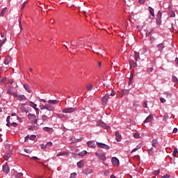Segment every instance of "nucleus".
Here are the masks:
<instances>
[{"label":"nucleus","mask_w":178,"mask_h":178,"mask_svg":"<svg viewBox=\"0 0 178 178\" xmlns=\"http://www.w3.org/2000/svg\"><path fill=\"white\" fill-rule=\"evenodd\" d=\"M88 152L86 150H83L82 152L78 154L79 156H86Z\"/></svg>","instance_id":"5701e85b"},{"label":"nucleus","mask_w":178,"mask_h":178,"mask_svg":"<svg viewBox=\"0 0 178 178\" xmlns=\"http://www.w3.org/2000/svg\"><path fill=\"white\" fill-rule=\"evenodd\" d=\"M42 122H47L48 120V116L45 115H42Z\"/></svg>","instance_id":"4c0bfd02"},{"label":"nucleus","mask_w":178,"mask_h":178,"mask_svg":"<svg viewBox=\"0 0 178 178\" xmlns=\"http://www.w3.org/2000/svg\"><path fill=\"white\" fill-rule=\"evenodd\" d=\"M28 119L31 121L32 124H37V122H38V119H37V115H35V114H28Z\"/></svg>","instance_id":"f257e3e1"},{"label":"nucleus","mask_w":178,"mask_h":178,"mask_svg":"<svg viewBox=\"0 0 178 178\" xmlns=\"http://www.w3.org/2000/svg\"><path fill=\"white\" fill-rule=\"evenodd\" d=\"M6 122H7V123L10 122V115H8V116L7 117V118H6Z\"/></svg>","instance_id":"4d7b16f0"},{"label":"nucleus","mask_w":178,"mask_h":178,"mask_svg":"<svg viewBox=\"0 0 178 178\" xmlns=\"http://www.w3.org/2000/svg\"><path fill=\"white\" fill-rule=\"evenodd\" d=\"M177 152H178L177 148H175V149H174V151H173V153H174V154H177Z\"/></svg>","instance_id":"0e129e2a"},{"label":"nucleus","mask_w":178,"mask_h":178,"mask_svg":"<svg viewBox=\"0 0 178 178\" xmlns=\"http://www.w3.org/2000/svg\"><path fill=\"white\" fill-rule=\"evenodd\" d=\"M152 145L154 147H156V145H158V139H153L152 140Z\"/></svg>","instance_id":"393cba45"},{"label":"nucleus","mask_w":178,"mask_h":178,"mask_svg":"<svg viewBox=\"0 0 178 178\" xmlns=\"http://www.w3.org/2000/svg\"><path fill=\"white\" fill-rule=\"evenodd\" d=\"M24 88L26 90L27 92H31V89H30V86L28 84H24Z\"/></svg>","instance_id":"b1692460"},{"label":"nucleus","mask_w":178,"mask_h":178,"mask_svg":"<svg viewBox=\"0 0 178 178\" xmlns=\"http://www.w3.org/2000/svg\"><path fill=\"white\" fill-rule=\"evenodd\" d=\"M86 89L88 90V91H91V90H92V84L91 83H89L86 86Z\"/></svg>","instance_id":"72a5a7b5"},{"label":"nucleus","mask_w":178,"mask_h":178,"mask_svg":"<svg viewBox=\"0 0 178 178\" xmlns=\"http://www.w3.org/2000/svg\"><path fill=\"white\" fill-rule=\"evenodd\" d=\"M159 173H161V170H156L154 171L153 175H155V176H157V175H159Z\"/></svg>","instance_id":"c03bdc74"},{"label":"nucleus","mask_w":178,"mask_h":178,"mask_svg":"<svg viewBox=\"0 0 178 178\" xmlns=\"http://www.w3.org/2000/svg\"><path fill=\"white\" fill-rule=\"evenodd\" d=\"M149 9L150 15H152V16H153V17H155V13L154 12V9L152 8V7L149 6Z\"/></svg>","instance_id":"c85d7f7f"},{"label":"nucleus","mask_w":178,"mask_h":178,"mask_svg":"<svg viewBox=\"0 0 178 178\" xmlns=\"http://www.w3.org/2000/svg\"><path fill=\"white\" fill-rule=\"evenodd\" d=\"M140 148H141V145H138L137 147H136L131 150V154H133V152H136V151H138Z\"/></svg>","instance_id":"cd10ccee"},{"label":"nucleus","mask_w":178,"mask_h":178,"mask_svg":"<svg viewBox=\"0 0 178 178\" xmlns=\"http://www.w3.org/2000/svg\"><path fill=\"white\" fill-rule=\"evenodd\" d=\"M6 81V76L3 77L1 79H0V84H2V83H5Z\"/></svg>","instance_id":"79ce46f5"},{"label":"nucleus","mask_w":178,"mask_h":178,"mask_svg":"<svg viewBox=\"0 0 178 178\" xmlns=\"http://www.w3.org/2000/svg\"><path fill=\"white\" fill-rule=\"evenodd\" d=\"M35 137L36 136L35 135H31V136H29V138L30 140H35Z\"/></svg>","instance_id":"5fc2aeb1"},{"label":"nucleus","mask_w":178,"mask_h":178,"mask_svg":"<svg viewBox=\"0 0 178 178\" xmlns=\"http://www.w3.org/2000/svg\"><path fill=\"white\" fill-rule=\"evenodd\" d=\"M172 81H174V83H178V79L177 77L173 76L172 78Z\"/></svg>","instance_id":"37998d69"},{"label":"nucleus","mask_w":178,"mask_h":178,"mask_svg":"<svg viewBox=\"0 0 178 178\" xmlns=\"http://www.w3.org/2000/svg\"><path fill=\"white\" fill-rule=\"evenodd\" d=\"M47 111H49V112H52V111H54V108L52 106V105H50V104H45V107H44Z\"/></svg>","instance_id":"f8f14e48"},{"label":"nucleus","mask_w":178,"mask_h":178,"mask_svg":"<svg viewBox=\"0 0 178 178\" xmlns=\"http://www.w3.org/2000/svg\"><path fill=\"white\" fill-rule=\"evenodd\" d=\"M129 80H130L131 81H133V74H131V76H130V77H129Z\"/></svg>","instance_id":"69168bd1"},{"label":"nucleus","mask_w":178,"mask_h":178,"mask_svg":"<svg viewBox=\"0 0 178 178\" xmlns=\"http://www.w3.org/2000/svg\"><path fill=\"white\" fill-rule=\"evenodd\" d=\"M152 31H154V29H152V28H147L146 29V36L148 37L149 35H151V34H152Z\"/></svg>","instance_id":"dca6fc26"},{"label":"nucleus","mask_w":178,"mask_h":178,"mask_svg":"<svg viewBox=\"0 0 178 178\" xmlns=\"http://www.w3.org/2000/svg\"><path fill=\"white\" fill-rule=\"evenodd\" d=\"M62 112L63 113H73L74 112H76V108H65L63 109Z\"/></svg>","instance_id":"20e7f679"},{"label":"nucleus","mask_w":178,"mask_h":178,"mask_svg":"<svg viewBox=\"0 0 178 178\" xmlns=\"http://www.w3.org/2000/svg\"><path fill=\"white\" fill-rule=\"evenodd\" d=\"M147 71H148L149 73H152V72H154V67L148 68V69H147Z\"/></svg>","instance_id":"6e6d98bb"},{"label":"nucleus","mask_w":178,"mask_h":178,"mask_svg":"<svg viewBox=\"0 0 178 178\" xmlns=\"http://www.w3.org/2000/svg\"><path fill=\"white\" fill-rule=\"evenodd\" d=\"M6 10H8V8L5 7L4 8L2 9V10L1 11V14L0 16H5V12H6Z\"/></svg>","instance_id":"7c9ffc66"},{"label":"nucleus","mask_w":178,"mask_h":178,"mask_svg":"<svg viewBox=\"0 0 178 178\" xmlns=\"http://www.w3.org/2000/svg\"><path fill=\"white\" fill-rule=\"evenodd\" d=\"M40 147L42 148V149L45 150V149H47V145L41 144Z\"/></svg>","instance_id":"09e8293b"},{"label":"nucleus","mask_w":178,"mask_h":178,"mask_svg":"<svg viewBox=\"0 0 178 178\" xmlns=\"http://www.w3.org/2000/svg\"><path fill=\"white\" fill-rule=\"evenodd\" d=\"M13 175H15V178H20V177H23V173L17 172V170H14Z\"/></svg>","instance_id":"4468645a"},{"label":"nucleus","mask_w":178,"mask_h":178,"mask_svg":"<svg viewBox=\"0 0 178 178\" xmlns=\"http://www.w3.org/2000/svg\"><path fill=\"white\" fill-rule=\"evenodd\" d=\"M111 95V97H115V95H116V92L115 90H112Z\"/></svg>","instance_id":"864d4df0"},{"label":"nucleus","mask_w":178,"mask_h":178,"mask_svg":"<svg viewBox=\"0 0 178 178\" xmlns=\"http://www.w3.org/2000/svg\"><path fill=\"white\" fill-rule=\"evenodd\" d=\"M66 154L65 152H59L57 154V156H63V155H65Z\"/></svg>","instance_id":"603ef678"},{"label":"nucleus","mask_w":178,"mask_h":178,"mask_svg":"<svg viewBox=\"0 0 178 178\" xmlns=\"http://www.w3.org/2000/svg\"><path fill=\"white\" fill-rule=\"evenodd\" d=\"M157 48H158V51H159L160 52H162V51H163V48H165V45L163 44V43H161L157 45Z\"/></svg>","instance_id":"a211bd4d"},{"label":"nucleus","mask_w":178,"mask_h":178,"mask_svg":"<svg viewBox=\"0 0 178 178\" xmlns=\"http://www.w3.org/2000/svg\"><path fill=\"white\" fill-rule=\"evenodd\" d=\"M9 62H10V58L9 57H7L4 60V64L9 65Z\"/></svg>","instance_id":"58836bf2"},{"label":"nucleus","mask_w":178,"mask_h":178,"mask_svg":"<svg viewBox=\"0 0 178 178\" xmlns=\"http://www.w3.org/2000/svg\"><path fill=\"white\" fill-rule=\"evenodd\" d=\"M176 16V13H175L174 11H172L170 13V17H175Z\"/></svg>","instance_id":"a18cd8bd"},{"label":"nucleus","mask_w":178,"mask_h":178,"mask_svg":"<svg viewBox=\"0 0 178 178\" xmlns=\"http://www.w3.org/2000/svg\"><path fill=\"white\" fill-rule=\"evenodd\" d=\"M147 152L149 155H154V153L155 152V149H154V147H151Z\"/></svg>","instance_id":"bb28decb"},{"label":"nucleus","mask_w":178,"mask_h":178,"mask_svg":"<svg viewBox=\"0 0 178 178\" xmlns=\"http://www.w3.org/2000/svg\"><path fill=\"white\" fill-rule=\"evenodd\" d=\"M129 65L131 67H138L137 63L134 62V60H129Z\"/></svg>","instance_id":"2eb2a0df"},{"label":"nucleus","mask_w":178,"mask_h":178,"mask_svg":"<svg viewBox=\"0 0 178 178\" xmlns=\"http://www.w3.org/2000/svg\"><path fill=\"white\" fill-rule=\"evenodd\" d=\"M46 145H47V147H52L53 143H52V142H48Z\"/></svg>","instance_id":"3c124183"},{"label":"nucleus","mask_w":178,"mask_h":178,"mask_svg":"<svg viewBox=\"0 0 178 178\" xmlns=\"http://www.w3.org/2000/svg\"><path fill=\"white\" fill-rule=\"evenodd\" d=\"M29 106H31V108H37V104H35L34 102H29Z\"/></svg>","instance_id":"c9c22d12"},{"label":"nucleus","mask_w":178,"mask_h":178,"mask_svg":"<svg viewBox=\"0 0 178 178\" xmlns=\"http://www.w3.org/2000/svg\"><path fill=\"white\" fill-rule=\"evenodd\" d=\"M87 144L88 147H89L90 148H95V147H97V144H95V143L92 140L88 141Z\"/></svg>","instance_id":"1a4fd4ad"},{"label":"nucleus","mask_w":178,"mask_h":178,"mask_svg":"<svg viewBox=\"0 0 178 178\" xmlns=\"http://www.w3.org/2000/svg\"><path fill=\"white\" fill-rule=\"evenodd\" d=\"M24 6H26V1H24L22 4V8L21 9H24Z\"/></svg>","instance_id":"680f3d73"},{"label":"nucleus","mask_w":178,"mask_h":178,"mask_svg":"<svg viewBox=\"0 0 178 178\" xmlns=\"http://www.w3.org/2000/svg\"><path fill=\"white\" fill-rule=\"evenodd\" d=\"M111 162L113 166H119L120 165L119 159L117 157H112Z\"/></svg>","instance_id":"423d86ee"},{"label":"nucleus","mask_w":178,"mask_h":178,"mask_svg":"<svg viewBox=\"0 0 178 178\" xmlns=\"http://www.w3.org/2000/svg\"><path fill=\"white\" fill-rule=\"evenodd\" d=\"M134 138H140V134L135 133L134 134Z\"/></svg>","instance_id":"49530a36"},{"label":"nucleus","mask_w":178,"mask_h":178,"mask_svg":"<svg viewBox=\"0 0 178 178\" xmlns=\"http://www.w3.org/2000/svg\"><path fill=\"white\" fill-rule=\"evenodd\" d=\"M38 127L35 125H31L29 128V130H31L32 131H34V130H37Z\"/></svg>","instance_id":"2f4dec72"},{"label":"nucleus","mask_w":178,"mask_h":178,"mask_svg":"<svg viewBox=\"0 0 178 178\" xmlns=\"http://www.w3.org/2000/svg\"><path fill=\"white\" fill-rule=\"evenodd\" d=\"M15 98H17V101H26L27 99L24 95H17V93L15 95Z\"/></svg>","instance_id":"39448f33"},{"label":"nucleus","mask_w":178,"mask_h":178,"mask_svg":"<svg viewBox=\"0 0 178 178\" xmlns=\"http://www.w3.org/2000/svg\"><path fill=\"white\" fill-rule=\"evenodd\" d=\"M98 158L100 161H103L104 162L106 161V156L104 154H100Z\"/></svg>","instance_id":"412c9836"},{"label":"nucleus","mask_w":178,"mask_h":178,"mask_svg":"<svg viewBox=\"0 0 178 178\" xmlns=\"http://www.w3.org/2000/svg\"><path fill=\"white\" fill-rule=\"evenodd\" d=\"M160 102L161 104H165V102H166V99H165L163 97H160Z\"/></svg>","instance_id":"de8ad7c7"},{"label":"nucleus","mask_w":178,"mask_h":178,"mask_svg":"<svg viewBox=\"0 0 178 178\" xmlns=\"http://www.w3.org/2000/svg\"><path fill=\"white\" fill-rule=\"evenodd\" d=\"M48 104H51V105H56V104H59V101L58 100H49Z\"/></svg>","instance_id":"a878e982"},{"label":"nucleus","mask_w":178,"mask_h":178,"mask_svg":"<svg viewBox=\"0 0 178 178\" xmlns=\"http://www.w3.org/2000/svg\"><path fill=\"white\" fill-rule=\"evenodd\" d=\"M139 54L140 55H144V54H147V49H142L139 51Z\"/></svg>","instance_id":"f704fd0d"},{"label":"nucleus","mask_w":178,"mask_h":178,"mask_svg":"<svg viewBox=\"0 0 178 178\" xmlns=\"http://www.w3.org/2000/svg\"><path fill=\"white\" fill-rule=\"evenodd\" d=\"M58 118H66V115L64 114H57Z\"/></svg>","instance_id":"8fccbe9b"},{"label":"nucleus","mask_w":178,"mask_h":178,"mask_svg":"<svg viewBox=\"0 0 178 178\" xmlns=\"http://www.w3.org/2000/svg\"><path fill=\"white\" fill-rule=\"evenodd\" d=\"M43 131H46L47 133H51L52 131V128L48 127H44L42 128Z\"/></svg>","instance_id":"4be33fe9"},{"label":"nucleus","mask_w":178,"mask_h":178,"mask_svg":"<svg viewBox=\"0 0 178 178\" xmlns=\"http://www.w3.org/2000/svg\"><path fill=\"white\" fill-rule=\"evenodd\" d=\"M153 118H154V115L152 114H150L144 120V123H149V122H151L152 121Z\"/></svg>","instance_id":"9d476101"},{"label":"nucleus","mask_w":178,"mask_h":178,"mask_svg":"<svg viewBox=\"0 0 178 178\" xmlns=\"http://www.w3.org/2000/svg\"><path fill=\"white\" fill-rule=\"evenodd\" d=\"M143 108H148V102L145 101L143 104Z\"/></svg>","instance_id":"a19ab883"},{"label":"nucleus","mask_w":178,"mask_h":178,"mask_svg":"<svg viewBox=\"0 0 178 178\" xmlns=\"http://www.w3.org/2000/svg\"><path fill=\"white\" fill-rule=\"evenodd\" d=\"M7 92H8V94H9V95H13V97H15V95L17 94L16 92H15L13 91V90H12L10 88H8Z\"/></svg>","instance_id":"6ab92c4d"},{"label":"nucleus","mask_w":178,"mask_h":178,"mask_svg":"<svg viewBox=\"0 0 178 178\" xmlns=\"http://www.w3.org/2000/svg\"><path fill=\"white\" fill-rule=\"evenodd\" d=\"M76 166L79 168H83L84 166V161L81 160L76 163Z\"/></svg>","instance_id":"aec40b11"},{"label":"nucleus","mask_w":178,"mask_h":178,"mask_svg":"<svg viewBox=\"0 0 178 178\" xmlns=\"http://www.w3.org/2000/svg\"><path fill=\"white\" fill-rule=\"evenodd\" d=\"M115 140L119 142L122 140V135L119 133V131H115Z\"/></svg>","instance_id":"9b49d317"},{"label":"nucleus","mask_w":178,"mask_h":178,"mask_svg":"<svg viewBox=\"0 0 178 178\" xmlns=\"http://www.w3.org/2000/svg\"><path fill=\"white\" fill-rule=\"evenodd\" d=\"M108 99H109V94H106L102 97V102H103V104H106V102H108Z\"/></svg>","instance_id":"f3484780"},{"label":"nucleus","mask_w":178,"mask_h":178,"mask_svg":"<svg viewBox=\"0 0 178 178\" xmlns=\"http://www.w3.org/2000/svg\"><path fill=\"white\" fill-rule=\"evenodd\" d=\"M11 125L13 127H17V124L16 122H13L11 123Z\"/></svg>","instance_id":"bf43d9fd"},{"label":"nucleus","mask_w":178,"mask_h":178,"mask_svg":"<svg viewBox=\"0 0 178 178\" xmlns=\"http://www.w3.org/2000/svg\"><path fill=\"white\" fill-rule=\"evenodd\" d=\"M6 38H5L3 40H0V49L3 47V44L6 42Z\"/></svg>","instance_id":"c756f323"},{"label":"nucleus","mask_w":178,"mask_h":178,"mask_svg":"<svg viewBox=\"0 0 178 178\" xmlns=\"http://www.w3.org/2000/svg\"><path fill=\"white\" fill-rule=\"evenodd\" d=\"M97 145L99 148H103V149H110L111 147L105 143L97 142Z\"/></svg>","instance_id":"7ed1b4c3"},{"label":"nucleus","mask_w":178,"mask_h":178,"mask_svg":"<svg viewBox=\"0 0 178 178\" xmlns=\"http://www.w3.org/2000/svg\"><path fill=\"white\" fill-rule=\"evenodd\" d=\"M21 110L22 111V112H26V107L24 106L21 107Z\"/></svg>","instance_id":"e2e57ef3"},{"label":"nucleus","mask_w":178,"mask_h":178,"mask_svg":"<svg viewBox=\"0 0 178 178\" xmlns=\"http://www.w3.org/2000/svg\"><path fill=\"white\" fill-rule=\"evenodd\" d=\"M134 58L136 62L141 60V58H140V53L134 51Z\"/></svg>","instance_id":"ddd939ff"},{"label":"nucleus","mask_w":178,"mask_h":178,"mask_svg":"<svg viewBox=\"0 0 178 178\" xmlns=\"http://www.w3.org/2000/svg\"><path fill=\"white\" fill-rule=\"evenodd\" d=\"M175 63L177 64V65L178 66V58H175Z\"/></svg>","instance_id":"774afa93"},{"label":"nucleus","mask_w":178,"mask_h":178,"mask_svg":"<svg viewBox=\"0 0 178 178\" xmlns=\"http://www.w3.org/2000/svg\"><path fill=\"white\" fill-rule=\"evenodd\" d=\"M177 128H174L172 133H176L177 131Z\"/></svg>","instance_id":"338daca9"},{"label":"nucleus","mask_w":178,"mask_h":178,"mask_svg":"<svg viewBox=\"0 0 178 178\" xmlns=\"http://www.w3.org/2000/svg\"><path fill=\"white\" fill-rule=\"evenodd\" d=\"M9 158H10V154L6 153V155L4 156L5 161H8Z\"/></svg>","instance_id":"e433bc0d"},{"label":"nucleus","mask_w":178,"mask_h":178,"mask_svg":"<svg viewBox=\"0 0 178 178\" xmlns=\"http://www.w3.org/2000/svg\"><path fill=\"white\" fill-rule=\"evenodd\" d=\"M156 24L160 25L162 24V12L159 10L156 15Z\"/></svg>","instance_id":"f03ea898"},{"label":"nucleus","mask_w":178,"mask_h":178,"mask_svg":"<svg viewBox=\"0 0 178 178\" xmlns=\"http://www.w3.org/2000/svg\"><path fill=\"white\" fill-rule=\"evenodd\" d=\"M91 173H92V169H90V168H86L83 170H82V174L83 175H91Z\"/></svg>","instance_id":"6e6552de"},{"label":"nucleus","mask_w":178,"mask_h":178,"mask_svg":"<svg viewBox=\"0 0 178 178\" xmlns=\"http://www.w3.org/2000/svg\"><path fill=\"white\" fill-rule=\"evenodd\" d=\"M164 94H165L166 98H168V99H170L172 98V93L165 92Z\"/></svg>","instance_id":"473e14b6"},{"label":"nucleus","mask_w":178,"mask_h":178,"mask_svg":"<svg viewBox=\"0 0 178 178\" xmlns=\"http://www.w3.org/2000/svg\"><path fill=\"white\" fill-rule=\"evenodd\" d=\"M3 172H4V173H9V172H10V169L9 168L8 163H6V164L3 165Z\"/></svg>","instance_id":"0eeeda50"},{"label":"nucleus","mask_w":178,"mask_h":178,"mask_svg":"<svg viewBox=\"0 0 178 178\" xmlns=\"http://www.w3.org/2000/svg\"><path fill=\"white\" fill-rule=\"evenodd\" d=\"M77 177V172H73L70 175L69 178H76Z\"/></svg>","instance_id":"ea45409f"},{"label":"nucleus","mask_w":178,"mask_h":178,"mask_svg":"<svg viewBox=\"0 0 178 178\" xmlns=\"http://www.w3.org/2000/svg\"><path fill=\"white\" fill-rule=\"evenodd\" d=\"M138 2L140 3V5H143V3H145V0H139Z\"/></svg>","instance_id":"13d9d810"},{"label":"nucleus","mask_w":178,"mask_h":178,"mask_svg":"<svg viewBox=\"0 0 178 178\" xmlns=\"http://www.w3.org/2000/svg\"><path fill=\"white\" fill-rule=\"evenodd\" d=\"M169 177H170V175H169L168 174H166L163 176V178H169Z\"/></svg>","instance_id":"052dcab7"}]
</instances>
